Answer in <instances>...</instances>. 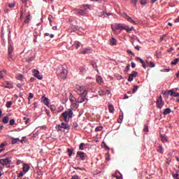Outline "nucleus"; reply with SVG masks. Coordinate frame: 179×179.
<instances>
[{
    "label": "nucleus",
    "mask_w": 179,
    "mask_h": 179,
    "mask_svg": "<svg viewBox=\"0 0 179 179\" xmlns=\"http://www.w3.org/2000/svg\"><path fill=\"white\" fill-rule=\"evenodd\" d=\"M108 110H109V113H110L111 114H114L115 109H114V106H113V104L111 103L108 104Z\"/></svg>",
    "instance_id": "nucleus-19"
},
{
    "label": "nucleus",
    "mask_w": 179,
    "mask_h": 179,
    "mask_svg": "<svg viewBox=\"0 0 179 179\" xmlns=\"http://www.w3.org/2000/svg\"><path fill=\"white\" fill-rule=\"evenodd\" d=\"M76 103H78V101L72 102V103L71 105V108H78V107H79V106Z\"/></svg>",
    "instance_id": "nucleus-32"
},
{
    "label": "nucleus",
    "mask_w": 179,
    "mask_h": 179,
    "mask_svg": "<svg viewBox=\"0 0 179 179\" xmlns=\"http://www.w3.org/2000/svg\"><path fill=\"white\" fill-rule=\"evenodd\" d=\"M35 78H37V79H38L39 80H41V79H43V76H40V74L35 76Z\"/></svg>",
    "instance_id": "nucleus-56"
},
{
    "label": "nucleus",
    "mask_w": 179,
    "mask_h": 179,
    "mask_svg": "<svg viewBox=\"0 0 179 179\" xmlns=\"http://www.w3.org/2000/svg\"><path fill=\"white\" fill-rule=\"evenodd\" d=\"M71 179H79V176H72Z\"/></svg>",
    "instance_id": "nucleus-64"
},
{
    "label": "nucleus",
    "mask_w": 179,
    "mask_h": 179,
    "mask_svg": "<svg viewBox=\"0 0 179 179\" xmlns=\"http://www.w3.org/2000/svg\"><path fill=\"white\" fill-rule=\"evenodd\" d=\"M144 132H149V127L148 126H145L143 129Z\"/></svg>",
    "instance_id": "nucleus-57"
},
{
    "label": "nucleus",
    "mask_w": 179,
    "mask_h": 179,
    "mask_svg": "<svg viewBox=\"0 0 179 179\" xmlns=\"http://www.w3.org/2000/svg\"><path fill=\"white\" fill-rule=\"evenodd\" d=\"M124 19H126V20L127 22H129L130 23H133V24H136V22L134 21V20L132 19V17H129L128 15L124 14Z\"/></svg>",
    "instance_id": "nucleus-9"
},
{
    "label": "nucleus",
    "mask_w": 179,
    "mask_h": 179,
    "mask_svg": "<svg viewBox=\"0 0 179 179\" xmlns=\"http://www.w3.org/2000/svg\"><path fill=\"white\" fill-rule=\"evenodd\" d=\"M86 100V96H83V95H80L78 98V103H84V101Z\"/></svg>",
    "instance_id": "nucleus-13"
},
{
    "label": "nucleus",
    "mask_w": 179,
    "mask_h": 179,
    "mask_svg": "<svg viewBox=\"0 0 179 179\" xmlns=\"http://www.w3.org/2000/svg\"><path fill=\"white\" fill-rule=\"evenodd\" d=\"M127 54H131V55H133V57H135V54L134 52H132V51L131 50H127Z\"/></svg>",
    "instance_id": "nucleus-62"
},
{
    "label": "nucleus",
    "mask_w": 179,
    "mask_h": 179,
    "mask_svg": "<svg viewBox=\"0 0 179 179\" xmlns=\"http://www.w3.org/2000/svg\"><path fill=\"white\" fill-rule=\"evenodd\" d=\"M163 106H164V101H163V97L160 95L159 97L157 99V107L158 108H163Z\"/></svg>",
    "instance_id": "nucleus-6"
},
{
    "label": "nucleus",
    "mask_w": 179,
    "mask_h": 179,
    "mask_svg": "<svg viewBox=\"0 0 179 179\" xmlns=\"http://www.w3.org/2000/svg\"><path fill=\"white\" fill-rule=\"evenodd\" d=\"M83 146H85V143H81L79 145V150H85Z\"/></svg>",
    "instance_id": "nucleus-40"
},
{
    "label": "nucleus",
    "mask_w": 179,
    "mask_h": 179,
    "mask_svg": "<svg viewBox=\"0 0 179 179\" xmlns=\"http://www.w3.org/2000/svg\"><path fill=\"white\" fill-rule=\"evenodd\" d=\"M12 104H13V102H12V101H7L6 107H7V108H10V107H12Z\"/></svg>",
    "instance_id": "nucleus-33"
},
{
    "label": "nucleus",
    "mask_w": 179,
    "mask_h": 179,
    "mask_svg": "<svg viewBox=\"0 0 179 179\" xmlns=\"http://www.w3.org/2000/svg\"><path fill=\"white\" fill-rule=\"evenodd\" d=\"M140 3L141 5H146V3H148V1H146V0H141L140 1Z\"/></svg>",
    "instance_id": "nucleus-51"
},
{
    "label": "nucleus",
    "mask_w": 179,
    "mask_h": 179,
    "mask_svg": "<svg viewBox=\"0 0 179 179\" xmlns=\"http://www.w3.org/2000/svg\"><path fill=\"white\" fill-rule=\"evenodd\" d=\"M131 67V65L128 64L124 69V72H128L129 71V68Z\"/></svg>",
    "instance_id": "nucleus-52"
},
{
    "label": "nucleus",
    "mask_w": 179,
    "mask_h": 179,
    "mask_svg": "<svg viewBox=\"0 0 179 179\" xmlns=\"http://www.w3.org/2000/svg\"><path fill=\"white\" fill-rule=\"evenodd\" d=\"M72 127H73V128H78L79 127V125L78 124V122H73Z\"/></svg>",
    "instance_id": "nucleus-49"
},
{
    "label": "nucleus",
    "mask_w": 179,
    "mask_h": 179,
    "mask_svg": "<svg viewBox=\"0 0 179 179\" xmlns=\"http://www.w3.org/2000/svg\"><path fill=\"white\" fill-rule=\"evenodd\" d=\"M61 127L63 129H69L71 128V127L69 126V124H66V123H64V122H62L61 124H60Z\"/></svg>",
    "instance_id": "nucleus-14"
},
{
    "label": "nucleus",
    "mask_w": 179,
    "mask_h": 179,
    "mask_svg": "<svg viewBox=\"0 0 179 179\" xmlns=\"http://www.w3.org/2000/svg\"><path fill=\"white\" fill-rule=\"evenodd\" d=\"M92 65L94 69H97V64L96 63H92Z\"/></svg>",
    "instance_id": "nucleus-60"
},
{
    "label": "nucleus",
    "mask_w": 179,
    "mask_h": 179,
    "mask_svg": "<svg viewBox=\"0 0 179 179\" xmlns=\"http://www.w3.org/2000/svg\"><path fill=\"white\" fill-rule=\"evenodd\" d=\"M138 89H139V87L138 85H134L132 93H136V90H138Z\"/></svg>",
    "instance_id": "nucleus-44"
},
{
    "label": "nucleus",
    "mask_w": 179,
    "mask_h": 179,
    "mask_svg": "<svg viewBox=\"0 0 179 179\" xmlns=\"http://www.w3.org/2000/svg\"><path fill=\"white\" fill-rule=\"evenodd\" d=\"M19 141H20V139H19V138H11V143H12V145H15V143H17V142H19Z\"/></svg>",
    "instance_id": "nucleus-23"
},
{
    "label": "nucleus",
    "mask_w": 179,
    "mask_h": 179,
    "mask_svg": "<svg viewBox=\"0 0 179 179\" xmlns=\"http://www.w3.org/2000/svg\"><path fill=\"white\" fill-rule=\"evenodd\" d=\"M8 146V142L3 141V143H1L0 145V153H2L3 150H5V147Z\"/></svg>",
    "instance_id": "nucleus-10"
},
{
    "label": "nucleus",
    "mask_w": 179,
    "mask_h": 179,
    "mask_svg": "<svg viewBox=\"0 0 179 179\" xmlns=\"http://www.w3.org/2000/svg\"><path fill=\"white\" fill-rule=\"evenodd\" d=\"M81 96H84L85 97H86V96H87V90H84Z\"/></svg>",
    "instance_id": "nucleus-53"
},
{
    "label": "nucleus",
    "mask_w": 179,
    "mask_h": 179,
    "mask_svg": "<svg viewBox=\"0 0 179 179\" xmlns=\"http://www.w3.org/2000/svg\"><path fill=\"white\" fill-rule=\"evenodd\" d=\"M30 17H31L30 14H29L28 15H27L26 19H25V20L24 21L23 24H29V23H30V20H31Z\"/></svg>",
    "instance_id": "nucleus-18"
},
{
    "label": "nucleus",
    "mask_w": 179,
    "mask_h": 179,
    "mask_svg": "<svg viewBox=\"0 0 179 179\" xmlns=\"http://www.w3.org/2000/svg\"><path fill=\"white\" fill-rule=\"evenodd\" d=\"M168 94H169V96H172L173 97V96H174V90H171L168 91Z\"/></svg>",
    "instance_id": "nucleus-42"
},
{
    "label": "nucleus",
    "mask_w": 179,
    "mask_h": 179,
    "mask_svg": "<svg viewBox=\"0 0 179 179\" xmlns=\"http://www.w3.org/2000/svg\"><path fill=\"white\" fill-rule=\"evenodd\" d=\"M170 113H171V109H170V108H167L164 110L163 114L164 115H167L170 114Z\"/></svg>",
    "instance_id": "nucleus-24"
},
{
    "label": "nucleus",
    "mask_w": 179,
    "mask_h": 179,
    "mask_svg": "<svg viewBox=\"0 0 179 179\" xmlns=\"http://www.w3.org/2000/svg\"><path fill=\"white\" fill-rule=\"evenodd\" d=\"M161 141L162 142H167V138L166 136H161Z\"/></svg>",
    "instance_id": "nucleus-45"
},
{
    "label": "nucleus",
    "mask_w": 179,
    "mask_h": 179,
    "mask_svg": "<svg viewBox=\"0 0 179 179\" xmlns=\"http://www.w3.org/2000/svg\"><path fill=\"white\" fill-rule=\"evenodd\" d=\"M157 152H158V153H160L161 155H163V153H164V150L163 149V145H159L157 148Z\"/></svg>",
    "instance_id": "nucleus-12"
},
{
    "label": "nucleus",
    "mask_w": 179,
    "mask_h": 179,
    "mask_svg": "<svg viewBox=\"0 0 179 179\" xmlns=\"http://www.w3.org/2000/svg\"><path fill=\"white\" fill-rule=\"evenodd\" d=\"M10 125H11V126L15 125V120L14 119H11L10 120Z\"/></svg>",
    "instance_id": "nucleus-55"
},
{
    "label": "nucleus",
    "mask_w": 179,
    "mask_h": 179,
    "mask_svg": "<svg viewBox=\"0 0 179 179\" xmlns=\"http://www.w3.org/2000/svg\"><path fill=\"white\" fill-rule=\"evenodd\" d=\"M79 47H80V42H77L76 43V50H78V48H79Z\"/></svg>",
    "instance_id": "nucleus-58"
},
{
    "label": "nucleus",
    "mask_w": 179,
    "mask_h": 179,
    "mask_svg": "<svg viewBox=\"0 0 179 179\" xmlns=\"http://www.w3.org/2000/svg\"><path fill=\"white\" fill-rule=\"evenodd\" d=\"M67 152H68V153H69V157H71L72 156V153H73V150H71V149L68 148V149H67Z\"/></svg>",
    "instance_id": "nucleus-41"
},
{
    "label": "nucleus",
    "mask_w": 179,
    "mask_h": 179,
    "mask_svg": "<svg viewBox=\"0 0 179 179\" xmlns=\"http://www.w3.org/2000/svg\"><path fill=\"white\" fill-rule=\"evenodd\" d=\"M82 92H83V86H77V93L78 94H80V93H82Z\"/></svg>",
    "instance_id": "nucleus-25"
},
{
    "label": "nucleus",
    "mask_w": 179,
    "mask_h": 179,
    "mask_svg": "<svg viewBox=\"0 0 179 179\" xmlns=\"http://www.w3.org/2000/svg\"><path fill=\"white\" fill-rule=\"evenodd\" d=\"M33 73H34V76H37V75H40V71H38V70L34 69L33 71Z\"/></svg>",
    "instance_id": "nucleus-43"
},
{
    "label": "nucleus",
    "mask_w": 179,
    "mask_h": 179,
    "mask_svg": "<svg viewBox=\"0 0 179 179\" xmlns=\"http://www.w3.org/2000/svg\"><path fill=\"white\" fill-rule=\"evenodd\" d=\"M3 167L0 166V177H2L3 176Z\"/></svg>",
    "instance_id": "nucleus-46"
},
{
    "label": "nucleus",
    "mask_w": 179,
    "mask_h": 179,
    "mask_svg": "<svg viewBox=\"0 0 179 179\" xmlns=\"http://www.w3.org/2000/svg\"><path fill=\"white\" fill-rule=\"evenodd\" d=\"M103 131V127L99 126L95 128V132H101Z\"/></svg>",
    "instance_id": "nucleus-35"
},
{
    "label": "nucleus",
    "mask_w": 179,
    "mask_h": 179,
    "mask_svg": "<svg viewBox=\"0 0 179 179\" xmlns=\"http://www.w3.org/2000/svg\"><path fill=\"white\" fill-rule=\"evenodd\" d=\"M2 122L3 124H8V122H9V117L4 116L3 118Z\"/></svg>",
    "instance_id": "nucleus-26"
},
{
    "label": "nucleus",
    "mask_w": 179,
    "mask_h": 179,
    "mask_svg": "<svg viewBox=\"0 0 179 179\" xmlns=\"http://www.w3.org/2000/svg\"><path fill=\"white\" fill-rule=\"evenodd\" d=\"M10 163H12V161L9 158L0 159V164L5 166L7 169L10 167Z\"/></svg>",
    "instance_id": "nucleus-4"
},
{
    "label": "nucleus",
    "mask_w": 179,
    "mask_h": 179,
    "mask_svg": "<svg viewBox=\"0 0 179 179\" xmlns=\"http://www.w3.org/2000/svg\"><path fill=\"white\" fill-rule=\"evenodd\" d=\"M34 97V94L33 93H29V96H28V100H31Z\"/></svg>",
    "instance_id": "nucleus-47"
},
{
    "label": "nucleus",
    "mask_w": 179,
    "mask_h": 179,
    "mask_svg": "<svg viewBox=\"0 0 179 179\" xmlns=\"http://www.w3.org/2000/svg\"><path fill=\"white\" fill-rule=\"evenodd\" d=\"M6 73V70L0 71V79H3V76Z\"/></svg>",
    "instance_id": "nucleus-28"
},
{
    "label": "nucleus",
    "mask_w": 179,
    "mask_h": 179,
    "mask_svg": "<svg viewBox=\"0 0 179 179\" xmlns=\"http://www.w3.org/2000/svg\"><path fill=\"white\" fill-rule=\"evenodd\" d=\"M121 27V24H115L114 26H112V30L113 31H115V30H120V28Z\"/></svg>",
    "instance_id": "nucleus-16"
},
{
    "label": "nucleus",
    "mask_w": 179,
    "mask_h": 179,
    "mask_svg": "<svg viewBox=\"0 0 179 179\" xmlns=\"http://www.w3.org/2000/svg\"><path fill=\"white\" fill-rule=\"evenodd\" d=\"M96 82L97 83H99V85H101V83H103V78H101V76H98L96 78Z\"/></svg>",
    "instance_id": "nucleus-29"
},
{
    "label": "nucleus",
    "mask_w": 179,
    "mask_h": 179,
    "mask_svg": "<svg viewBox=\"0 0 179 179\" xmlns=\"http://www.w3.org/2000/svg\"><path fill=\"white\" fill-rule=\"evenodd\" d=\"M80 71L82 73H86V66L80 67Z\"/></svg>",
    "instance_id": "nucleus-39"
},
{
    "label": "nucleus",
    "mask_w": 179,
    "mask_h": 179,
    "mask_svg": "<svg viewBox=\"0 0 179 179\" xmlns=\"http://www.w3.org/2000/svg\"><path fill=\"white\" fill-rule=\"evenodd\" d=\"M137 2L138 0H131V3H132V5H134V6H136Z\"/></svg>",
    "instance_id": "nucleus-50"
},
{
    "label": "nucleus",
    "mask_w": 179,
    "mask_h": 179,
    "mask_svg": "<svg viewBox=\"0 0 179 179\" xmlns=\"http://www.w3.org/2000/svg\"><path fill=\"white\" fill-rule=\"evenodd\" d=\"M136 75H138V72L133 71L129 76L128 81L132 82V80H134V78H136Z\"/></svg>",
    "instance_id": "nucleus-8"
},
{
    "label": "nucleus",
    "mask_w": 179,
    "mask_h": 179,
    "mask_svg": "<svg viewBox=\"0 0 179 179\" xmlns=\"http://www.w3.org/2000/svg\"><path fill=\"white\" fill-rule=\"evenodd\" d=\"M136 59H137V61L140 62L141 65H143V64H145V61H143V59H142V58L137 57H136Z\"/></svg>",
    "instance_id": "nucleus-38"
},
{
    "label": "nucleus",
    "mask_w": 179,
    "mask_h": 179,
    "mask_svg": "<svg viewBox=\"0 0 179 179\" xmlns=\"http://www.w3.org/2000/svg\"><path fill=\"white\" fill-rule=\"evenodd\" d=\"M77 156L80 157V160H86V157H87V155L82 151L77 152Z\"/></svg>",
    "instance_id": "nucleus-7"
},
{
    "label": "nucleus",
    "mask_w": 179,
    "mask_h": 179,
    "mask_svg": "<svg viewBox=\"0 0 179 179\" xmlns=\"http://www.w3.org/2000/svg\"><path fill=\"white\" fill-rule=\"evenodd\" d=\"M12 52H13V46L10 45L8 46V58L11 59L13 56L12 55Z\"/></svg>",
    "instance_id": "nucleus-11"
},
{
    "label": "nucleus",
    "mask_w": 179,
    "mask_h": 179,
    "mask_svg": "<svg viewBox=\"0 0 179 179\" xmlns=\"http://www.w3.org/2000/svg\"><path fill=\"white\" fill-rule=\"evenodd\" d=\"M179 172H178L176 174H173V178H175V179H179V173H178Z\"/></svg>",
    "instance_id": "nucleus-54"
},
{
    "label": "nucleus",
    "mask_w": 179,
    "mask_h": 179,
    "mask_svg": "<svg viewBox=\"0 0 179 179\" xmlns=\"http://www.w3.org/2000/svg\"><path fill=\"white\" fill-rule=\"evenodd\" d=\"M22 170L25 173H27V171H29V170H30V166L27 164H24L23 166H22Z\"/></svg>",
    "instance_id": "nucleus-15"
},
{
    "label": "nucleus",
    "mask_w": 179,
    "mask_h": 179,
    "mask_svg": "<svg viewBox=\"0 0 179 179\" xmlns=\"http://www.w3.org/2000/svg\"><path fill=\"white\" fill-rule=\"evenodd\" d=\"M57 76L61 78V79H66V76H68V70H66L64 66H60L57 70Z\"/></svg>",
    "instance_id": "nucleus-3"
},
{
    "label": "nucleus",
    "mask_w": 179,
    "mask_h": 179,
    "mask_svg": "<svg viewBox=\"0 0 179 179\" xmlns=\"http://www.w3.org/2000/svg\"><path fill=\"white\" fill-rule=\"evenodd\" d=\"M15 78L17 80H23V79H24V77L22 74H17Z\"/></svg>",
    "instance_id": "nucleus-27"
},
{
    "label": "nucleus",
    "mask_w": 179,
    "mask_h": 179,
    "mask_svg": "<svg viewBox=\"0 0 179 179\" xmlns=\"http://www.w3.org/2000/svg\"><path fill=\"white\" fill-rule=\"evenodd\" d=\"M179 62V58H176L174 59V61H172L171 62V65H177Z\"/></svg>",
    "instance_id": "nucleus-34"
},
{
    "label": "nucleus",
    "mask_w": 179,
    "mask_h": 179,
    "mask_svg": "<svg viewBox=\"0 0 179 179\" xmlns=\"http://www.w3.org/2000/svg\"><path fill=\"white\" fill-rule=\"evenodd\" d=\"M173 97H179L178 92H173Z\"/></svg>",
    "instance_id": "nucleus-63"
},
{
    "label": "nucleus",
    "mask_w": 179,
    "mask_h": 179,
    "mask_svg": "<svg viewBox=\"0 0 179 179\" xmlns=\"http://www.w3.org/2000/svg\"><path fill=\"white\" fill-rule=\"evenodd\" d=\"M5 87L7 89H13V85L10 82H6Z\"/></svg>",
    "instance_id": "nucleus-22"
},
{
    "label": "nucleus",
    "mask_w": 179,
    "mask_h": 179,
    "mask_svg": "<svg viewBox=\"0 0 179 179\" xmlns=\"http://www.w3.org/2000/svg\"><path fill=\"white\" fill-rule=\"evenodd\" d=\"M57 132L62 131V127H61V124H58L55 127Z\"/></svg>",
    "instance_id": "nucleus-37"
},
{
    "label": "nucleus",
    "mask_w": 179,
    "mask_h": 179,
    "mask_svg": "<svg viewBox=\"0 0 179 179\" xmlns=\"http://www.w3.org/2000/svg\"><path fill=\"white\" fill-rule=\"evenodd\" d=\"M110 45H117V40L114 38H112L109 40Z\"/></svg>",
    "instance_id": "nucleus-20"
},
{
    "label": "nucleus",
    "mask_w": 179,
    "mask_h": 179,
    "mask_svg": "<svg viewBox=\"0 0 179 179\" xmlns=\"http://www.w3.org/2000/svg\"><path fill=\"white\" fill-rule=\"evenodd\" d=\"M37 36H38V33H37V31H34V37L35 38H34V43H37Z\"/></svg>",
    "instance_id": "nucleus-36"
},
{
    "label": "nucleus",
    "mask_w": 179,
    "mask_h": 179,
    "mask_svg": "<svg viewBox=\"0 0 179 179\" xmlns=\"http://www.w3.org/2000/svg\"><path fill=\"white\" fill-rule=\"evenodd\" d=\"M80 8L81 9H76L74 10V13L78 16H85V15H87L89 10H91L90 5H83Z\"/></svg>",
    "instance_id": "nucleus-1"
},
{
    "label": "nucleus",
    "mask_w": 179,
    "mask_h": 179,
    "mask_svg": "<svg viewBox=\"0 0 179 179\" xmlns=\"http://www.w3.org/2000/svg\"><path fill=\"white\" fill-rule=\"evenodd\" d=\"M74 170H80V171H85V168L73 167Z\"/></svg>",
    "instance_id": "nucleus-48"
},
{
    "label": "nucleus",
    "mask_w": 179,
    "mask_h": 179,
    "mask_svg": "<svg viewBox=\"0 0 179 179\" xmlns=\"http://www.w3.org/2000/svg\"><path fill=\"white\" fill-rule=\"evenodd\" d=\"M42 99L45 106H50V99L48 98L43 96Z\"/></svg>",
    "instance_id": "nucleus-21"
},
{
    "label": "nucleus",
    "mask_w": 179,
    "mask_h": 179,
    "mask_svg": "<svg viewBox=\"0 0 179 179\" xmlns=\"http://www.w3.org/2000/svg\"><path fill=\"white\" fill-rule=\"evenodd\" d=\"M73 117V110L69 108L61 114V120H64V122H69V119Z\"/></svg>",
    "instance_id": "nucleus-2"
},
{
    "label": "nucleus",
    "mask_w": 179,
    "mask_h": 179,
    "mask_svg": "<svg viewBox=\"0 0 179 179\" xmlns=\"http://www.w3.org/2000/svg\"><path fill=\"white\" fill-rule=\"evenodd\" d=\"M45 113H46V114H47V115L48 116V117H51V114H50V110H45Z\"/></svg>",
    "instance_id": "nucleus-61"
},
{
    "label": "nucleus",
    "mask_w": 179,
    "mask_h": 179,
    "mask_svg": "<svg viewBox=\"0 0 179 179\" xmlns=\"http://www.w3.org/2000/svg\"><path fill=\"white\" fill-rule=\"evenodd\" d=\"M119 30H120V31H122V30H125L127 33H131V31L134 30V27H129L127 25L120 24V28H119Z\"/></svg>",
    "instance_id": "nucleus-5"
},
{
    "label": "nucleus",
    "mask_w": 179,
    "mask_h": 179,
    "mask_svg": "<svg viewBox=\"0 0 179 179\" xmlns=\"http://www.w3.org/2000/svg\"><path fill=\"white\" fill-rule=\"evenodd\" d=\"M146 64H148L150 66V68H155L156 66V65L155 64V63H153V62H148L146 61Z\"/></svg>",
    "instance_id": "nucleus-31"
},
{
    "label": "nucleus",
    "mask_w": 179,
    "mask_h": 179,
    "mask_svg": "<svg viewBox=\"0 0 179 179\" xmlns=\"http://www.w3.org/2000/svg\"><path fill=\"white\" fill-rule=\"evenodd\" d=\"M69 100H70V101H71V103H75V102H76V98H75V97L73 96V95H72V94H71V95H70Z\"/></svg>",
    "instance_id": "nucleus-30"
},
{
    "label": "nucleus",
    "mask_w": 179,
    "mask_h": 179,
    "mask_svg": "<svg viewBox=\"0 0 179 179\" xmlns=\"http://www.w3.org/2000/svg\"><path fill=\"white\" fill-rule=\"evenodd\" d=\"M15 3H9L8 4V7H10V8H15Z\"/></svg>",
    "instance_id": "nucleus-59"
},
{
    "label": "nucleus",
    "mask_w": 179,
    "mask_h": 179,
    "mask_svg": "<svg viewBox=\"0 0 179 179\" xmlns=\"http://www.w3.org/2000/svg\"><path fill=\"white\" fill-rule=\"evenodd\" d=\"M80 52L81 54H90V52H92V49L90 48L84 49V50H82Z\"/></svg>",
    "instance_id": "nucleus-17"
}]
</instances>
